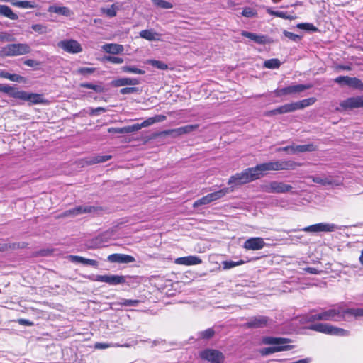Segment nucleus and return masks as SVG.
Instances as JSON below:
<instances>
[{
  "label": "nucleus",
  "mask_w": 363,
  "mask_h": 363,
  "mask_svg": "<svg viewBox=\"0 0 363 363\" xmlns=\"http://www.w3.org/2000/svg\"><path fill=\"white\" fill-rule=\"evenodd\" d=\"M291 167L288 161L269 162L258 164L254 167H250L244 169L241 172H238L232 175L228 181L230 192L240 186L259 179L266 175L269 171L287 169Z\"/></svg>",
  "instance_id": "obj_1"
},
{
  "label": "nucleus",
  "mask_w": 363,
  "mask_h": 363,
  "mask_svg": "<svg viewBox=\"0 0 363 363\" xmlns=\"http://www.w3.org/2000/svg\"><path fill=\"white\" fill-rule=\"evenodd\" d=\"M343 306L336 305L332 308L323 311L314 315H309L306 317L307 321L315 320H332L340 321L343 320Z\"/></svg>",
  "instance_id": "obj_2"
},
{
  "label": "nucleus",
  "mask_w": 363,
  "mask_h": 363,
  "mask_svg": "<svg viewBox=\"0 0 363 363\" xmlns=\"http://www.w3.org/2000/svg\"><path fill=\"white\" fill-rule=\"evenodd\" d=\"M30 47L26 43L9 44L0 50L2 56H17L30 53Z\"/></svg>",
  "instance_id": "obj_3"
},
{
  "label": "nucleus",
  "mask_w": 363,
  "mask_h": 363,
  "mask_svg": "<svg viewBox=\"0 0 363 363\" xmlns=\"http://www.w3.org/2000/svg\"><path fill=\"white\" fill-rule=\"evenodd\" d=\"M309 328L317 332L332 335L347 336L349 335V332L347 330L333 326L328 323L312 324Z\"/></svg>",
  "instance_id": "obj_4"
},
{
  "label": "nucleus",
  "mask_w": 363,
  "mask_h": 363,
  "mask_svg": "<svg viewBox=\"0 0 363 363\" xmlns=\"http://www.w3.org/2000/svg\"><path fill=\"white\" fill-rule=\"evenodd\" d=\"M261 189L262 191L268 194H281L290 191L292 189V186L284 184V182L274 181L269 184L262 185Z\"/></svg>",
  "instance_id": "obj_5"
},
{
  "label": "nucleus",
  "mask_w": 363,
  "mask_h": 363,
  "mask_svg": "<svg viewBox=\"0 0 363 363\" xmlns=\"http://www.w3.org/2000/svg\"><path fill=\"white\" fill-rule=\"evenodd\" d=\"M339 228L334 223H320L313 224L307 227L303 228V229H299L298 230H303L305 232L312 233H330L334 232L338 230Z\"/></svg>",
  "instance_id": "obj_6"
},
{
  "label": "nucleus",
  "mask_w": 363,
  "mask_h": 363,
  "mask_svg": "<svg viewBox=\"0 0 363 363\" xmlns=\"http://www.w3.org/2000/svg\"><path fill=\"white\" fill-rule=\"evenodd\" d=\"M199 356L210 363H223L225 360L223 354L215 349H206L200 352Z\"/></svg>",
  "instance_id": "obj_7"
},
{
  "label": "nucleus",
  "mask_w": 363,
  "mask_h": 363,
  "mask_svg": "<svg viewBox=\"0 0 363 363\" xmlns=\"http://www.w3.org/2000/svg\"><path fill=\"white\" fill-rule=\"evenodd\" d=\"M334 82L341 86H347L352 89L363 90V82L357 77L339 76L334 79Z\"/></svg>",
  "instance_id": "obj_8"
},
{
  "label": "nucleus",
  "mask_w": 363,
  "mask_h": 363,
  "mask_svg": "<svg viewBox=\"0 0 363 363\" xmlns=\"http://www.w3.org/2000/svg\"><path fill=\"white\" fill-rule=\"evenodd\" d=\"M16 99L28 101L31 104H45L47 101L39 94L28 93L25 91L18 90Z\"/></svg>",
  "instance_id": "obj_9"
},
{
  "label": "nucleus",
  "mask_w": 363,
  "mask_h": 363,
  "mask_svg": "<svg viewBox=\"0 0 363 363\" xmlns=\"http://www.w3.org/2000/svg\"><path fill=\"white\" fill-rule=\"evenodd\" d=\"M57 46L67 52L72 54L79 53L82 51V45L75 40H64L57 43Z\"/></svg>",
  "instance_id": "obj_10"
},
{
  "label": "nucleus",
  "mask_w": 363,
  "mask_h": 363,
  "mask_svg": "<svg viewBox=\"0 0 363 363\" xmlns=\"http://www.w3.org/2000/svg\"><path fill=\"white\" fill-rule=\"evenodd\" d=\"M291 341L287 338L284 337H264L262 340V342L264 345H273L274 347H278L281 348V351L286 350L289 346L287 345Z\"/></svg>",
  "instance_id": "obj_11"
},
{
  "label": "nucleus",
  "mask_w": 363,
  "mask_h": 363,
  "mask_svg": "<svg viewBox=\"0 0 363 363\" xmlns=\"http://www.w3.org/2000/svg\"><path fill=\"white\" fill-rule=\"evenodd\" d=\"M340 108L344 111L363 107V96L350 97L340 103Z\"/></svg>",
  "instance_id": "obj_12"
},
{
  "label": "nucleus",
  "mask_w": 363,
  "mask_h": 363,
  "mask_svg": "<svg viewBox=\"0 0 363 363\" xmlns=\"http://www.w3.org/2000/svg\"><path fill=\"white\" fill-rule=\"evenodd\" d=\"M95 281L105 282L110 285H118L126 282L125 277L122 275H96L93 279Z\"/></svg>",
  "instance_id": "obj_13"
},
{
  "label": "nucleus",
  "mask_w": 363,
  "mask_h": 363,
  "mask_svg": "<svg viewBox=\"0 0 363 363\" xmlns=\"http://www.w3.org/2000/svg\"><path fill=\"white\" fill-rule=\"evenodd\" d=\"M101 207H95L91 206H76L72 209L67 210L62 213V216H76L82 213H90L92 212H96L97 211H101Z\"/></svg>",
  "instance_id": "obj_14"
},
{
  "label": "nucleus",
  "mask_w": 363,
  "mask_h": 363,
  "mask_svg": "<svg viewBox=\"0 0 363 363\" xmlns=\"http://www.w3.org/2000/svg\"><path fill=\"white\" fill-rule=\"evenodd\" d=\"M265 245L263 238L259 237L250 238L243 244V247L247 250H259Z\"/></svg>",
  "instance_id": "obj_15"
},
{
  "label": "nucleus",
  "mask_w": 363,
  "mask_h": 363,
  "mask_svg": "<svg viewBox=\"0 0 363 363\" xmlns=\"http://www.w3.org/2000/svg\"><path fill=\"white\" fill-rule=\"evenodd\" d=\"M108 260L113 263H131L135 261L134 257L125 255V254H119L114 253L108 255Z\"/></svg>",
  "instance_id": "obj_16"
},
{
  "label": "nucleus",
  "mask_w": 363,
  "mask_h": 363,
  "mask_svg": "<svg viewBox=\"0 0 363 363\" xmlns=\"http://www.w3.org/2000/svg\"><path fill=\"white\" fill-rule=\"evenodd\" d=\"M175 263L185 266L196 265L202 263V259L197 256L189 255L176 259Z\"/></svg>",
  "instance_id": "obj_17"
},
{
  "label": "nucleus",
  "mask_w": 363,
  "mask_h": 363,
  "mask_svg": "<svg viewBox=\"0 0 363 363\" xmlns=\"http://www.w3.org/2000/svg\"><path fill=\"white\" fill-rule=\"evenodd\" d=\"M268 318L265 316L255 317L246 323L245 325L248 328H262L267 325Z\"/></svg>",
  "instance_id": "obj_18"
},
{
  "label": "nucleus",
  "mask_w": 363,
  "mask_h": 363,
  "mask_svg": "<svg viewBox=\"0 0 363 363\" xmlns=\"http://www.w3.org/2000/svg\"><path fill=\"white\" fill-rule=\"evenodd\" d=\"M102 50L108 54L118 55L124 51V47L116 43H106L102 46Z\"/></svg>",
  "instance_id": "obj_19"
},
{
  "label": "nucleus",
  "mask_w": 363,
  "mask_h": 363,
  "mask_svg": "<svg viewBox=\"0 0 363 363\" xmlns=\"http://www.w3.org/2000/svg\"><path fill=\"white\" fill-rule=\"evenodd\" d=\"M49 13H57L66 17H69L73 15L72 11L66 6H59L56 5L50 6L48 9Z\"/></svg>",
  "instance_id": "obj_20"
},
{
  "label": "nucleus",
  "mask_w": 363,
  "mask_h": 363,
  "mask_svg": "<svg viewBox=\"0 0 363 363\" xmlns=\"http://www.w3.org/2000/svg\"><path fill=\"white\" fill-rule=\"evenodd\" d=\"M242 35L253 40L254 42L258 44H266L269 42L267 36L257 35L255 33H250L248 31H242Z\"/></svg>",
  "instance_id": "obj_21"
},
{
  "label": "nucleus",
  "mask_w": 363,
  "mask_h": 363,
  "mask_svg": "<svg viewBox=\"0 0 363 363\" xmlns=\"http://www.w3.org/2000/svg\"><path fill=\"white\" fill-rule=\"evenodd\" d=\"M138 128L137 126H133L128 125L123 128H109L108 129V132L110 133H119V134H124V133H133L136 132V129Z\"/></svg>",
  "instance_id": "obj_22"
},
{
  "label": "nucleus",
  "mask_w": 363,
  "mask_h": 363,
  "mask_svg": "<svg viewBox=\"0 0 363 363\" xmlns=\"http://www.w3.org/2000/svg\"><path fill=\"white\" fill-rule=\"evenodd\" d=\"M140 81L135 78H120L114 81L116 86H123L126 85H138Z\"/></svg>",
  "instance_id": "obj_23"
},
{
  "label": "nucleus",
  "mask_w": 363,
  "mask_h": 363,
  "mask_svg": "<svg viewBox=\"0 0 363 363\" xmlns=\"http://www.w3.org/2000/svg\"><path fill=\"white\" fill-rule=\"evenodd\" d=\"M343 320L346 319L347 315L354 316L355 318L363 317V308H345L343 306Z\"/></svg>",
  "instance_id": "obj_24"
},
{
  "label": "nucleus",
  "mask_w": 363,
  "mask_h": 363,
  "mask_svg": "<svg viewBox=\"0 0 363 363\" xmlns=\"http://www.w3.org/2000/svg\"><path fill=\"white\" fill-rule=\"evenodd\" d=\"M0 16L7 17L11 20H17L18 18V15L6 5H0Z\"/></svg>",
  "instance_id": "obj_25"
},
{
  "label": "nucleus",
  "mask_w": 363,
  "mask_h": 363,
  "mask_svg": "<svg viewBox=\"0 0 363 363\" xmlns=\"http://www.w3.org/2000/svg\"><path fill=\"white\" fill-rule=\"evenodd\" d=\"M277 97H286L295 93V86H289L282 89H277L274 91Z\"/></svg>",
  "instance_id": "obj_26"
},
{
  "label": "nucleus",
  "mask_w": 363,
  "mask_h": 363,
  "mask_svg": "<svg viewBox=\"0 0 363 363\" xmlns=\"http://www.w3.org/2000/svg\"><path fill=\"white\" fill-rule=\"evenodd\" d=\"M229 193H230L229 189L225 187L218 191L208 194V197L210 198L211 202H213L223 198L226 194Z\"/></svg>",
  "instance_id": "obj_27"
},
{
  "label": "nucleus",
  "mask_w": 363,
  "mask_h": 363,
  "mask_svg": "<svg viewBox=\"0 0 363 363\" xmlns=\"http://www.w3.org/2000/svg\"><path fill=\"white\" fill-rule=\"evenodd\" d=\"M70 260L72 262H77L79 263H82L84 264H88V265H91L93 267H96L98 265V262L96 260L86 259L83 257L77 256V255H71Z\"/></svg>",
  "instance_id": "obj_28"
},
{
  "label": "nucleus",
  "mask_w": 363,
  "mask_h": 363,
  "mask_svg": "<svg viewBox=\"0 0 363 363\" xmlns=\"http://www.w3.org/2000/svg\"><path fill=\"white\" fill-rule=\"evenodd\" d=\"M160 34L155 32L153 30H143L140 32V36L147 40H158L160 38Z\"/></svg>",
  "instance_id": "obj_29"
},
{
  "label": "nucleus",
  "mask_w": 363,
  "mask_h": 363,
  "mask_svg": "<svg viewBox=\"0 0 363 363\" xmlns=\"http://www.w3.org/2000/svg\"><path fill=\"white\" fill-rule=\"evenodd\" d=\"M295 110V104H285L284 106H281L277 108H275L270 111L271 114L275 115V114H281V113H286L288 112H291Z\"/></svg>",
  "instance_id": "obj_30"
},
{
  "label": "nucleus",
  "mask_w": 363,
  "mask_h": 363,
  "mask_svg": "<svg viewBox=\"0 0 363 363\" xmlns=\"http://www.w3.org/2000/svg\"><path fill=\"white\" fill-rule=\"evenodd\" d=\"M0 91L6 93L10 96L16 99L17 92L18 91V89L7 84H0Z\"/></svg>",
  "instance_id": "obj_31"
},
{
  "label": "nucleus",
  "mask_w": 363,
  "mask_h": 363,
  "mask_svg": "<svg viewBox=\"0 0 363 363\" xmlns=\"http://www.w3.org/2000/svg\"><path fill=\"white\" fill-rule=\"evenodd\" d=\"M266 11L269 14L273 15V16H275L277 17H279L281 18L288 19V18H292L291 14H289L287 11H281V10L274 11L271 8H267Z\"/></svg>",
  "instance_id": "obj_32"
},
{
  "label": "nucleus",
  "mask_w": 363,
  "mask_h": 363,
  "mask_svg": "<svg viewBox=\"0 0 363 363\" xmlns=\"http://www.w3.org/2000/svg\"><path fill=\"white\" fill-rule=\"evenodd\" d=\"M12 4L21 9H35L38 7V5L35 1H21L12 2Z\"/></svg>",
  "instance_id": "obj_33"
},
{
  "label": "nucleus",
  "mask_w": 363,
  "mask_h": 363,
  "mask_svg": "<svg viewBox=\"0 0 363 363\" xmlns=\"http://www.w3.org/2000/svg\"><path fill=\"white\" fill-rule=\"evenodd\" d=\"M245 262H246L242 259H240L237 262H234V261H231V260H230V261L225 260V261L222 262V267H223V270H228V269H230L235 267L242 265Z\"/></svg>",
  "instance_id": "obj_34"
},
{
  "label": "nucleus",
  "mask_w": 363,
  "mask_h": 363,
  "mask_svg": "<svg viewBox=\"0 0 363 363\" xmlns=\"http://www.w3.org/2000/svg\"><path fill=\"white\" fill-rule=\"evenodd\" d=\"M296 28L306 30V32L311 33V32H318V29L317 27H315L313 24L310 23H301L296 24Z\"/></svg>",
  "instance_id": "obj_35"
},
{
  "label": "nucleus",
  "mask_w": 363,
  "mask_h": 363,
  "mask_svg": "<svg viewBox=\"0 0 363 363\" xmlns=\"http://www.w3.org/2000/svg\"><path fill=\"white\" fill-rule=\"evenodd\" d=\"M316 101L315 97H311L308 99H305L301 101L296 102V109L303 108L305 107L309 106L313 104Z\"/></svg>",
  "instance_id": "obj_36"
},
{
  "label": "nucleus",
  "mask_w": 363,
  "mask_h": 363,
  "mask_svg": "<svg viewBox=\"0 0 363 363\" xmlns=\"http://www.w3.org/2000/svg\"><path fill=\"white\" fill-rule=\"evenodd\" d=\"M281 62L279 59H269L264 62V67L268 69H277L280 67Z\"/></svg>",
  "instance_id": "obj_37"
},
{
  "label": "nucleus",
  "mask_w": 363,
  "mask_h": 363,
  "mask_svg": "<svg viewBox=\"0 0 363 363\" xmlns=\"http://www.w3.org/2000/svg\"><path fill=\"white\" fill-rule=\"evenodd\" d=\"M121 69L124 72L133 73L136 74H144L145 71L134 66H123L121 67Z\"/></svg>",
  "instance_id": "obj_38"
},
{
  "label": "nucleus",
  "mask_w": 363,
  "mask_h": 363,
  "mask_svg": "<svg viewBox=\"0 0 363 363\" xmlns=\"http://www.w3.org/2000/svg\"><path fill=\"white\" fill-rule=\"evenodd\" d=\"M0 77L9 79L13 82H21L23 77L16 74H10L9 72H2L0 73Z\"/></svg>",
  "instance_id": "obj_39"
},
{
  "label": "nucleus",
  "mask_w": 363,
  "mask_h": 363,
  "mask_svg": "<svg viewBox=\"0 0 363 363\" xmlns=\"http://www.w3.org/2000/svg\"><path fill=\"white\" fill-rule=\"evenodd\" d=\"M316 150V147L312 144H306L301 145H296V152H313Z\"/></svg>",
  "instance_id": "obj_40"
},
{
  "label": "nucleus",
  "mask_w": 363,
  "mask_h": 363,
  "mask_svg": "<svg viewBox=\"0 0 363 363\" xmlns=\"http://www.w3.org/2000/svg\"><path fill=\"white\" fill-rule=\"evenodd\" d=\"M147 63L150 65H152L154 67H156L161 70H165L168 69V65L165 64L164 62L156 60H150L147 61Z\"/></svg>",
  "instance_id": "obj_41"
},
{
  "label": "nucleus",
  "mask_w": 363,
  "mask_h": 363,
  "mask_svg": "<svg viewBox=\"0 0 363 363\" xmlns=\"http://www.w3.org/2000/svg\"><path fill=\"white\" fill-rule=\"evenodd\" d=\"M101 12L108 17H114L116 16V6L112 4L108 8H101Z\"/></svg>",
  "instance_id": "obj_42"
},
{
  "label": "nucleus",
  "mask_w": 363,
  "mask_h": 363,
  "mask_svg": "<svg viewBox=\"0 0 363 363\" xmlns=\"http://www.w3.org/2000/svg\"><path fill=\"white\" fill-rule=\"evenodd\" d=\"M152 3L155 6L162 8V9H172L173 7V4L170 2L166 1L164 0H152Z\"/></svg>",
  "instance_id": "obj_43"
},
{
  "label": "nucleus",
  "mask_w": 363,
  "mask_h": 363,
  "mask_svg": "<svg viewBox=\"0 0 363 363\" xmlns=\"http://www.w3.org/2000/svg\"><path fill=\"white\" fill-rule=\"evenodd\" d=\"M140 301L139 300H132V299H125L122 298L120 302H118L117 304L120 305L121 306H136L139 304Z\"/></svg>",
  "instance_id": "obj_44"
},
{
  "label": "nucleus",
  "mask_w": 363,
  "mask_h": 363,
  "mask_svg": "<svg viewBox=\"0 0 363 363\" xmlns=\"http://www.w3.org/2000/svg\"><path fill=\"white\" fill-rule=\"evenodd\" d=\"M314 182L316 183L321 184L323 185H332L333 184V179L331 177H316L313 179Z\"/></svg>",
  "instance_id": "obj_45"
},
{
  "label": "nucleus",
  "mask_w": 363,
  "mask_h": 363,
  "mask_svg": "<svg viewBox=\"0 0 363 363\" xmlns=\"http://www.w3.org/2000/svg\"><path fill=\"white\" fill-rule=\"evenodd\" d=\"M81 86L83 88L92 89V90L95 91L96 92H99V93L104 91V88L101 85L93 84L91 83H83V84H81Z\"/></svg>",
  "instance_id": "obj_46"
},
{
  "label": "nucleus",
  "mask_w": 363,
  "mask_h": 363,
  "mask_svg": "<svg viewBox=\"0 0 363 363\" xmlns=\"http://www.w3.org/2000/svg\"><path fill=\"white\" fill-rule=\"evenodd\" d=\"M208 196H209L208 194H207L206 196H204L201 197V199L196 200L194 203L193 206L194 208H196L200 206L206 205V204L211 203L210 198Z\"/></svg>",
  "instance_id": "obj_47"
},
{
  "label": "nucleus",
  "mask_w": 363,
  "mask_h": 363,
  "mask_svg": "<svg viewBox=\"0 0 363 363\" xmlns=\"http://www.w3.org/2000/svg\"><path fill=\"white\" fill-rule=\"evenodd\" d=\"M215 335V330L213 328H208L200 333V337L205 340L212 338Z\"/></svg>",
  "instance_id": "obj_48"
},
{
  "label": "nucleus",
  "mask_w": 363,
  "mask_h": 363,
  "mask_svg": "<svg viewBox=\"0 0 363 363\" xmlns=\"http://www.w3.org/2000/svg\"><path fill=\"white\" fill-rule=\"evenodd\" d=\"M155 123V120H154V117L149 118L148 119L144 121L142 123H135L133 124V126H137L136 132L140 130L143 127H147Z\"/></svg>",
  "instance_id": "obj_49"
},
{
  "label": "nucleus",
  "mask_w": 363,
  "mask_h": 363,
  "mask_svg": "<svg viewBox=\"0 0 363 363\" xmlns=\"http://www.w3.org/2000/svg\"><path fill=\"white\" fill-rule=\"evenodd\" d=\"M281 349L280 347H274L273 345L269 347H266V348H264L261 350V354L262 355H268V354H273L274 352H280L281 351Z\"/></svg>",
  "instance_id": "obj_50"
},
{
  "label": "nucleus",
  "mask_w": 363,
  "mask_h": 363,
  "mask_svg": "<svg viewBox=\"0 0 363 363\" xmlns=\"http://www.w3.org/2000/svg\"><path fill=\"white\" fill-rule=\"evenodd\" d=\"M104 60L118 65L122 64L124 62L123 58L111 55L105 56Z\"/></svg>",
  "instance_id": "obj_51"
},
{
  "label": "nucleus",
  "mask_w": 363,
  "mask_h": 363,
  "mask_svg": "<svg viewBox=\"0 0 363 363\" xmlns=\"http://www.w3.org/2000/svg\"><path fill=\"white\" fill-rule=\"evenodd\" d=\"M199 125L198 124H193V125H187L185 126L180 127L182 134V135L187 134L194 130H196L199 128Z\"/></svg>",
  "instance_id": "obj_52"
},
{
  "label": "nucleus",
  "mask_w": 363,
  "mask_h": 363,
  "mask_svg": "<svg viewBox=\"0 0 363 363\" xmlns=\"http://www.w3.org/2000/svg\"><path fill=\"white\" fill-rule=\"evenodd\" d=\"M20 247L19 243H12V244H8V243H0V252H4L9 249H16Z\"/></svg>",
  "instance_id": "obj_53"
},
{
  "label": "nucleus",
  "mask_w": 363,
  "mask_h": 363,
  "mask_svg": "<svg viewBox=\"0 0 363 363\" xmlns=\"http://www.w3.org/2000/svg\"><path fill=\"white\" fill-rule=\"evenodd\" d=\"M242 15L245 17L252 18L257 15V13L252 9L247 7L242 10Z\"/></svg>",
  "instance_id": "obj_54"
},
{
  "label": "nucleus",
  "mask_w": 363,
  "mask_h": 363,
  "mask_svg": "<svg viewBox=\"0 0 363 363\" xmlns=\"http://www.w3.org/2000/svg\"><path fill=\"white\" fill-rule=\"evenodd\" d=\"M164 134H165L167 135H171L174 138H176V137H178V136H180L182 135L180 127L175 128V129H172V130L164 131Z\"/></svg>",
  "instance_id": "obj_55"
},
{
  "label": "nucleus",
  "mask_w": 363,
  "mask_h": 363,
  "mask_svg": "<svg viewBox=\"0 0 363 363\" xmlns=\"http://www.w3.org/2000/svg\"><path fill=\"white\" fill-rule=\"evenodd\" d=\"M13 40L12 35L6 32H0V42H9Z\"/></svg>",
  "instance_id": "obj_56"
},
{
  "label": "nucleus",
  "mask_w": 363,
  "mask_h": 363,
  "mask_svg": "<svg viewBox=\"0 0 363 363\" xmlns=\"http://www.w3.org/2000/svg\"><path fill=\"white\" fill-rule=\"evenodd\" d=\"M95 69L94 67H80L77 72L78 74L85 75L93 73Z\"/></svg>",
  "instance_id": "obj_57"
},
{
  "label": "nucleus",
  "mask_w": 363,
  "mask_h": 363,
  "mask_svg": "<svg viewBox=\"0 0 363 363\" xmlns=\"http://www.w3.org/2000/svg\"><path fill=\"white\" fill-rule=\"evenodd\" d=\"M31 28L34 31L38 32V33L42 34L46 32V27L42 24H34Z\"/></svg>",
  "instance_id": "obj_58"
},
{
  "label": "nucleus",
  "mask_w": 363,
  "mask_h": 363,
  "mask_svg": "<svg viewBox=\"0 0 363 363\" xmlns=\"http://www.w3.org/2000/svg\"><path fill=\"white\" fill-rule=\"evenodd\" d=\"M106 111V109L103 107H97L96 108H90V111L89 112L91 116L99 115L100 113H104Z\"/></svg>",
  "instance_id": "obj_59"
},
{
  "label": "nucleus",
  "mask_w": 363,
  "mask_h": 363,
  "mask_svg": "<svg viewBox=\"0 0 363 363\" xmlns=\"http://www.w3.org/2000/svg\"><path fill=\"white\" fill-rule=\"evenodd\" d=\"M137 91H138V89L135 87H126V88H122L120 90V92L121 94H130L136 92Z\"/></svg>",
  "instance_id": "obj_60"
},
{
  "label": "nucleus",
  "mask_w": 363,
  "mask_h": 363,
  "mask_svg": "<svg viewBox=\"0 0 363 363\" xmlns=\"http://www.w3.org/2000/svg\"><path fill=\"white\" fill-rule=\"evenodd\" d=\"M17 323L21 325H24V326H33L34 325V323L33 322L29 320H27V319H23V318H19L17 320Z\"/></svg>",
  "instance_id": "obj_61"
},
{
  "label": "nucleus",
  "mask_w": 363,
  "mask_h": 363,
  "mask_svg": "<svg viewBox=\"0 0 363 363\" xmlns=\"http://www.w3.org/2000/svg\"><path fill=\"white\" fill-rule=\"evenodd\" d=\"M303 270L312 274H318L321 272L320 270H318L314 267H306L303 268Z\"/></svg>",
  "instance_id": "obj_62"
},
{
  "label": "nucleus",
  "mask_w": 363,
  "mask_h": 363,
  "mask_svg": "<svg viewBox=\"0 0 363 363\" xmlns=\"http://www.w3.org/2000/svg\"><path fill=\"white\" fill-rule=\"evenodd\" d=\"M108 347H109V345L108 344L104 343V342H96L94 345L95 349H99V350L106 349V348H108Z\"/></svg>",
  "instance_id": "obj_63"
},
{
  "label": "nucleus",
  "mask_w": 363,
  "mask_h": 363,
  "mask_svg": "<svg viewBox=\"0 0 363 363\" xmlns=\"http://www.w3.org/2000/svg\"><path fill=\"white\" fill-rule=\"evenodd\" d=\"M313 359L311 357H306L301 359L296 360V363H311Z\"/></svg>",
  "instance_id": "obj_64"
}]
</instances>
